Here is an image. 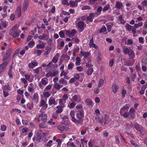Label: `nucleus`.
I'll use <instances>...</instances> for the list:
<instances>
[{
  "label": "nucleus",
  "instance_id": "1",
  "mask_svg": "<svg viewBox=\"0 0 147 147\" xmlns=\"http://www.w3.org/2000/svg\"><path fill=\"white\" fill-rule=\"evenodd\" d=\"M20 32L21 31L18 29V25H16L10 30L9 34L13 37L15 38L19 36Z\"/></svg>",
  "mask_w": 147,
  "mask_h": 147
},
{
  "label": "nucleus",
  "instance_id": "2",
  "mask_svg": "<svg viewBox=\"0 0 147 147\" xmlns=\"http://www.w3.org/2000/svg\"><path fill=\"white\" fill-rule=\"evenodd\" d=\"M84 113L83 110H81L78 111L76 115V118L78 119H77V122L75 123L77 124L82 123L84 116Z\"/></svg>",
  "mask_w": 147,
  "mask_h": 147
},
{
  "label": "nucleus",
  "instance_id": "3",
  "mask_svg": "<svg viewBox=\"0 0 147 147\" xmlns=\"http://www.w3.org/2000/svg\"><path fill=\"white\" fill-rule=\"evenodd\" d=\"M123 52L125 55H128L131 58H134L135 56L134 51L130 48L125 47L123 48Z\"/></svg>",
  "mask_w": 147,
  "mask_h": 147
},
{
  "label": "nucleus",
  "instance_id": "4",
  "mask_svg": "<svg viewBox=\"0 0 147 147\" xmlns=\"http://www.w3.org/2000/svg\"><path fill=\"white\" fill-rule=\"evenodd\" d=\"M65 32V34L67 36L71 37L73 36L76 34V31L75 29L69 30H64Z\"/></svg>",
  "mask_w": 147,
  "mask_h": 147
},
{
  "label": "nucleus",
  "instance_id": "5",
  "mask_svg": "<svg viewBox=\"0 0 147 147\" xmlns=\"http://www.w3.org/2000/svg\"><path fill=\"white\" fill-rule=\"evenodd\" d=\"M33 103L36 104L38 102L39 97L38 94L37 93H35L31 97Z\"/></svg>",
  "mask_w": 147,
  "mask_h": 147
},
{
  "label": "nucleus",
  "instance_id": "6",
  "mask_svg": "<svg viewBox=\"0 0 147 147\" xmlns=\"http://www.w3.org/2000/svg\"><path fill=\"white\" fill-rule=\"evenodd\" d=\"M59 72L58 71H50L46 74L45 76L48 78L49 77H53L57 76Z\"/></svg>",
  "mask_w": 147,
  "mask_h": 147
},
{
  "label": "nucleus",
  "instance_id": "7",
  "mask_svg": "<svg viewBox=\"0 0 147 147\" xmlns=\"http://www.w3.org/2000/svg\"><path fill=\"white\" fill-rule=\"evenodd\" d=\"M71 101L78 103L81 101V98L78 95H75L72 97Z\"/></svg>",
  "mask_w": 147,
  "mask_h": 147
},
{
  "label": "nucleus",
  "instance_id": "8",
  "mask_svg": "<svg viewBox=\"0 0 147 147\" xmlns=\"http://www.w3.org/2000/svg\"><path fill=\"white\" fill-rule=\"evenodd\" d=\"M48 103L49 106L53 105H56L57 104L55 98L52 97H50L49 98L48 101Z\"/></svg>",
  "mask_w": 147,
  "mask_h": 147
},
{
  "label": "nucleus",
  "instance_id": "9",
  "mask_svg": "<svg viewBox=\"0 0 147 147\" xmlns=\"http://www.w3.org/2000/svg\"><path fill=\"white\" fill-rule=\"evenodd\" d=\"M39 107H42L44 109H46L48 107V105L44 100L42 99L40 102Z\"/></svg>",
  "mask_w": 147,
  "mask_h": 147
},
{
  "label": "nucleus",
  "instance_id": "10",
  "mask_svg": "<svg viewBox=\"0 0 147 147\" xmlns=\"http://www.w3.org/2000/svg\"><path fill=\"white\" fill-rule=\"evenodd\" d=\"M64 107V105L57 106L56 107L57 110H56V112L57 113H61L63 111Z\"/></svg>",
  "mask_w": 147,
  "mask_h": 147
},
{
  "label": "nucleus",
  "instance_id": "11",
  "mask_svg": "<svg viewBox=\"0 0 147 147\" xmlns=\"http://www.w3.org/2000/svg\"><path fill=\"white\" fill-rule=\"evenodd\" d=\"M89 45L90 48L92 47L96 49L98 48V46L94 43V40L93 37L90 40Z\"/></svg>",
  "mask_w": 147,
  "mask_h": 147
},
{
  "label": "nucleus",
  "instance_id": "12",
  "mask_svg": "<svg viewBox=\"0 0 147 147\" xmlns=\"http://www.w3.org/2000/svg\"><path fill=\"white\" fill-rule=\"evenodd\" d=\"M28 6V0H25L23 4L22 11L24 12L26 11Z\"/></svg>",
  "mask_w": 147,
  "mask_h": 147
},
{
  "label": "nucleus",
  "instance_id": "13",
  "mask_svg": "<svg viewBox=\"0 0 147 147\" xmlns=\"http://www.w3.org/2000/svg\"><path fill=\"white\" fill-rule=\"evenodd\" d=\"M90 53L89 52H85L81 51L80 52V56L81 57H84V58L86 59L90 55Z\"/></svg>",
  "mask_w": 147,
  "mask_h": 147
},
{
  "label": "nucleus",
  "instance_id": "14",
  "mask_svg": "<svg viewBox=\"0 0 147 147\" xmlns=\"http://www.w3.org/2000/svg\"><path fill=\"white\" fill-rule=\"evenodd\" d=\"M38 64L37 62L32 61H31V63H29L28 67L29 68H33L34 67L37 66Z\"/></svg>",
  "mask_w": 147,
  "mask_h": 147
},
{
  "label": "nucleus",
  "instance_id": "15",
  "mask_svg": "<svg viewBox=\"0 0 147 147\" xmlns=\"http://www.w3.org/2000/svg\"><path fill=\"white\" fill-rule=\"evenodd\" d=\"M129 105L127 104L125 105L123 107L121 108L120 110V113L121 115H122L123 113L126 111H127L129 108Z\"/></svg>",
  "mask_w": 147,
  "mask_h": 147
},
{
  "label": "nucleus",
  "instance_id": "16",
  "mask_svg": "<svg viewBox=\"0 0 147 147\" xmlns=\"http://www.w3.org/2000/svg\"><path fill=\"white\" fill-rule=\"evenodd\" d=\"M39 117L42 121H45L47 120V116L46 114L41 113L39 115Z\"/></svg>",
  "mask_w": 147,
  "mask_h": 147
},
{
  "label": "nucleus",
  "instance_id": "17",
  "mask_svg": "<svg viewBox=\"0 0 147 147\" xmlns=\"http://www.w3.org/2000/svg\"><path fill=\"white\" fill-rule=\"evenodd\" d=\"M78 3L75 1L70 0L69 1V5H70V7H76L78 6Z\"/></svg>",
  "mask_w": 147,
  "mask_h": 147
},
{
  "label": "nucleus",
  "instance_id": "18",
  "mask_svg": "<svg viewBox=\"0 0 147 147\" xmlns=\"http://www.w3.org/2000/svg\"><path fill=\"white\" fill-rule=\"evenodd\" d=\"M57 128L61 132H63L65 130L67 131L68 130V128L67 127L62 126L61 125H58L57 126Z\"/></svg>",
  "mask_w": 147,
  "mask_h": 147
},
{
  "label": "nucleus",
  "instance_id": "19",
  "mask_svg": "<svg viewBox=\"0 0 147 147\" xmlns=\"http://www.w3.org/2000/svg\"><path fill=\"white\" fill-rule=\"evenodd\" d=\"M96 121L100 123H102L103 121V117H102L97 116L95 118Z\"/></svg>",
  "mask_w": 147,
  "mask_h": 147
},
{
  "label": "nucleus",
  "instance_id": "20",
  "mask_svg": "<svg viewBox=\"0 0 147 147\" xmlns=\"http://www.w3.org/2000/svg\"><path fill=\"white\" fill-rule=\"evenodd\" d=\"M95 17L97 16L94 13H91L88 16H87L86 18L89 21L91 22H92L93 21L92 19V18Z\"/></svg>",
  "mask_w": 147,
  "mask_h": 147
},
{
  "label": "nucleus",
  "instance_id": "21",
  "mask_svg": "<svg viewBox=\"0 0 147 147\" xmlns=\"http://www.w3.org/2000/svg\"><path fill=\"white\" fill-rule=\"evenodd\" d=\"M69 115L71 117V120L73 121L74 123L77 121V119L74 117L75 113L74 111H71L70 112Z\"/></svg>",
  "mask_w": 147,
  "mask_h": 147
},
{
  "label": "nucleus",
  "instance_id": "22",
  "mask_svg": "<svg viewBox=\"0 0 147 147\" xmlns=\"http://www.w3.org/2000/svg\"><path fill=\"white\" fill-rule=\"evenodd\" d=\"M84 23L83 21H79L77 24V26L80 28L82 29L83 28Z\"/></svg>",
  "mask_w": 147,
  "mask_h": 147
},
{
  "label": "nucleus",
  "instance_id": "23",
  "mask_svg": "<svg viewBox=\"0 0 147 147\" xmlns=\"http://www.w3.org/2000/svg\"><path fill=\"white\" fill-rule=\"evenodd\" d=\"M102 8L101 6L99 7L97 9V12L94 13L96 16H99L101 13V12L102 10Z\"/></svg>",
  "mask_w": 147,
  "mask_h": 147
},
{
  "label": "nucleus",
  "instance_id": "24",
  "mask_svg": "<svg viewBox=\"0 0 147 147\" xmlns=\"http://www.w3.org/2000/svg\"><path fill=\"white\" fill-rule=\"evenodd\" d=\"M59 55L58 53H57L55 56L52 59V61L54 63H56L58 61V58Z\"/></svg>",
  "mask_w": 147,
  "mask_h": 147
},
{
  "label": "nucleus",
  "instance_id": "25",
  "mask_svg": "<svg viewBox=\"0 0 147 147\" xmlns=\"http://www.w3.org/2000/svg\"><path fill=\"white\" fill-rule=\"evenodd\" d=\"M38 38L40 40H47L48 37L47 35L43 34L39 36Z\"/></svg>",
  "mask_w": 147,
  "mask_h": 147
},
{
  "label": "nucleus",
  "instance_id": "26",
  "mask_svg": "<svg viewBox=\"0 0 147 147\" xmlns=\"http://www.w3.org/2000/svg\"><path fill=\"white\" fill-rule=\"evenodd\" d=\"M112 89L114 93H116L119 89V87L115 84H113L112 86Z\"/></svg>",
  "mask_w": 147,
  "mask_h": 147
},
{
  "label": "nucleus",
  "instance_id": "27",
  "mask_svg": "<svg viewBox=\"0 0 147 147\" xmlns=\"http://www.w3.org/2000/svg\"><path fill=\"white\" fill-rule=\"evenodd\" d=\"M21 7L20 6H18L16 9V13L18 16H20L21 15Z\"/></svg>",
  "mask_w": 147,
  "mask_h": 147
},
{
  "label": "nucleus",
  "instance_id": "28",
  "mask_svg": "<svg viewBox=\"0 0 147 147\" xmlns=\"http://www.w3.org/2000/svg\"><path fill=\"white\" fill-rule=\"evenodd\" d=\"M123 5L122 3L119 1L116 3L115 8L117 9H119L122 8Z\"/></svg>",
  "mask_w": 147,
  "mask_h": 147
},
{
  "label": "nucleus",
  "instance_id": "29",
  "mask_svg": "<svg viewBox=\"0 0 147 147\" xmlns=\"http://www.w3.org/2000/svg\"><path fill=\"white\" fill-rule=\"evenodd\" d=\"M61 123L65 125H68L70 124V122L68 119H63L62 120L61 122Z\"/></svg>",
  "mask_w": 147,
  "mask_h": 147
},
{
  "label": "nucleus",
  "instance_id": "30",
  "mask_svg": "<svg viewBox=\"0 0 147 147\" xmlns=\"http://www.w3.org/2000/svg\"><path fill=\"white\" fill-rule=\"evenodd\" d=\"M41 82L42 85H46L48 83V79L46 78H43L42 79Z\"/></svg>",
  "mask_w": 147,
  "mask_h": 147
},
{
  "label": "nucleus",
  "instance_id": "31",
  "mask_svg": "<svg viewBox=\"0 0 147 147\" xmlns=\"http://www.w3.org/2000/svg\"><path fill=\"white\" fill-rule=\"evenodd\" d=\"M105 120L104 123L105 125L108 124L110 121V119L107 115H105Z\"/></svg>",
  "mask_w": 147,
  "mask_h": 147
},
{
  "label": "nucleus",
  "instance_id": "32",
  "mask_svg": "<svg viewBox=\"0 0 147 147\" xmlns=\"http://www.w3.org/2000/svg\"><path fill=\"white\" fill-rule=\"evenodd\" d=\"M44 97L45 98H48L51 95V92L49 91H46L43 93Z\"/></svg>",
  "mask_w": 147,
  "mask_h": 147
},
{
  "label": "nucleus",
  "instance_id": "33",
  "mask_svg": "<svg viewBox=\"0 0 147 147\" xmlns=\"http://www.w3.org/2000/svg\"><path fill=\"white\" fill-rule=\"evenodd\" d=\"M3 90L9 91L11 90V87L8 84L4 86H3Z\"/></svg>",
  "mask_w": 147,
  "mask_h": 147
},
{
  "label": "nucleus",
  "instance_id": "34",
  "mask_svg": "<svg viewBox=\"0 0 147 147\" xmlns=\"http://www.w3.org/2000/svg\"><path fill=\"white\" fill-rule=\"evenodd\" d=\"M134 60L133 62H132L131 61L128 60L125 62V65L128 66H131L134 64Z\"/></svg>",
  "mask_w": 147,
  "mask_h": 147
},
{
  "label": "nucleus",
  "instance_id": "35",
  "mask_svg": "<svg viewBox=\"0 0 147 147\" xmlns=\"http://www.w3.org/2000/svg\"><path fill=\"white\" fill-rule=\"evenodd\" d=\"M125 27L127 31L130 32L131 31L133 26L128 24L126 23L125 26Z\"/></svg>",
  "mask_w": 147,
  "mask_h": 147
},
{
  "label": "nucleus",
  "instance_id": "36",
  "mask_svg": "<svg viewBox=\"0 0 147 147\" xmlns=\"http://www.w3.org/2000/svg\"><path fill=\"white\" fill-rule=\"evenodd\" d=\"M63 86L62 85L59 84L57 83H55L54 84L55 88L57 90H59Z\"/></svg>",
  "mask_w": 147,
  "mask_h": 147
},
{
  "label": "nucleus",
  "instance_id": "37",
  "mask_svg": "<svg viewBox=\"0 0 147 147\" xmlns=\"http://www.w3.org/2000/svg\"><path fill=\"white\" fill-rule=\"evenodd\" d=\"M110 5L109 4H107L103 7L102 9V11L105 12L108 10L110 9Z\"/></svg>",
  "mask_w": 147,
  "mask_h": 147
},
{
  "label": "nucleus",
  "instance_id": "38",
  "mask_svg": "<svg viewBox=\"0 0 147 147\" xmlns=\"http://www.w3.org/2000/svg\"><path fill=\"white\" fill-rule=\"evenodd\" d=\"M67 147L70 146L71 147H77L74 143L70 141L68 142L66 144Z\"/></svg>",
  "mask_w": 147,
  "mask_h": 147
},
{
  "label": "nucleus",
  "instance_id": "39",
  "mask_svg": "<svg viewBox=\"0 0 147 147\" xmlns=\"http://www.w3.org/2000/svg\"><path fill=\"white\" fill-rule=\"evenodd\" d=\"M104 84V80L102 79H100L98 82V87H102Z\"/></svg>",
  "mask_w": 147,
  "mask_h": 147
},
{
  "label": "nucleus",
  "instance_id": "40",
  "mask_svg": "<svg viewBox=\"0 0 147 147\" xmlns=\"http://www.w3.org/2000/svg\"><path fill=\"white\" fill-rule=\"evenodd\" d=\"M71 40L73 43H78L80 41L79 39L76 37H74L72 38L71 39Z\"/></svg>",
  "mask_w": 147,
  "mask_h": 147
},
{
  "label": "nucleus",
  "instance_id": "41",
  "mask_svg": "<svg viewBox=\"0 0 147 147\" xmlns=\"http://www.w3.org/2000/svg\"><path fill=\"white\" fill-rule=\"evenodd\" d=\"M45 44L42 42L41 44L37 45L36 46V47L38 49H42L44 48Z\"/></svg>",
  "mask_w": 147,
  "mask_h": 147
},
{
  "label": "nucleus",
  "instance_id": "42",
  "mask_svg": "<svg viewBox=\"0 0 147 147\" xmlns=\"http://www.w3.org/2000/svg\"><path fill=\"white\" fill-rule=\"evenodd\" d=\"M76 61L75 63L76 65V66L79 65L80 64L81 59L80 57H77L76 58Z\"/></svg>",
  "mask_w": 147,
  "mask_h": 147
},
{
  "label": "nucleus",
  "instance_id": "43",
  "mask_svg": "<svg viewBox=\"0 0 147 147\" xmlns=\"http://www.w3.org/2000/svg\"><path fill=\"white\" fill-rule=\"evenodd\" d=\"M85 102L88 105L91 106L92 105V102L90 99H87L85 101Z\"/></svg>",
  "mask_w": 147,
  "mask_h": 147
},
{
  "label": "nucleus",
  "instance_id": "44",
  "mask_svg": "<svg viewBox=\"0 0 147 147\" xmlns=\"http://www.w3.org/2000/svg\"><path fill=\"white\" fill-rule=\"evenodd\" d=\"M59 83L60 84H66L67 81L63 78H61L59 80Z\"/></svg>",
  "mask_w": 147,
  "mask_h": 147
},
{
  "label": "nucleus",
  "instance_id": "45",
  "mask_svg": "<svg viewBox=\"0 0 147 147\" xmlns=\"http://www.w3.org/2000/svg\"><path fill=\"white\" fill-rule=\"evenodd\" d=\"M42 52V51L41 50L35 49L34 50V53H36L38 56L40 55Z\"/></svg>",
  "mask_w": 147,
  "mask_h": 147
},
{
  "label": "nucleus",
  "instance_id": "46",
  "mask_svg": "<svg viewBox=\"0 0 147 147\" xmlns=\"http://www.w3.org/2000/svg\"><path fill=\"white\" fill-rule=\"evenodd\" d=\"M86 17L87 16H82L81 17L77 18L76 19V21H80L81 20H85L86 19H87Z\"/></svg>",
  "mask_w": 147,
  "mask_h": 147
},
{
  "label": "nucleus",
  "instance_id": "47",
  "mask_svg": "<svg viewBox=\"0 0 147 147\" xmlns=\"http://www.w3.org/2000/svg\"><path fill=\"white\" fill-rule=\"evenodd\" d=\"M143 23L142 22H140L137 24H135L134 25V27L136 28H138L139 27L142 26Z\"/></svg>",
  "mask_w": 147,
  "mask_h": 147
},
{
  "label": "nucleus",
  "instance_id": "48",
  "mask_svg": "<svg viewBox=\"0 0 147 147\" xmlns=\"http://www.w3.org/2000/svg\"><path fill=\"white\" fill-rule=\"evenodd\" d=\"M91 9V8L89 6L86 5L83 6L82 8V10H90Z\"/></svg>",
  "mask_w": 147,
  "mask_h": 147
},
{
  "label": "nucleus",
  "instance_id": "49",
  "mask_svg": "<svg viewBox=\"0 0 147 147\" xmlns=\"http://www.w3.org/2000/svg\"><path fill=\"white\" fill-rule=\"evenodd\" d=\"M65 32L64 31V30L59 32V34L60 36L62 38H64L65 36Z\"/></svg>",
  "mask_w": 147,
  "mask_h": 147
},
{
  "label": "nucleus",
  "instance_id": "50",
  "mask_svg": "<svg viewBox=\"0 0 147 147\" xmlns=\"http://www.w3.org/2000/svg\"><path fill=\"white\" fill-rule=\"evenodd\" d=\"M28 91L30 92L33 93L34 92V90L33 87L28 86Z\"/></svg>",
  "mask_w": 147,
  "mask_h": 147
},
{
  "label": "nucleus",
  "instance_id": "51",
  "mask_svg": "<svg viewBox=\"0 0 147 147\" xmlns=\"http://www.w3.org/2000/svg\"><path fill=\"white\" fill-rule=\"evenodd\" d=\"M26 107L28 109L30 110L32 109L33 107V104L28 103L27 104Z\"/></svg>",
  "mask_w": 147,
  "mask_h": 147
},
{
  "label": "nucleus",
  "instance_id": "52",
  "mask_svg": "<svg viewBox=\"0 0 147 147\" xmlns=\"http://www.w3.org/2000/svg\"><path fill=\"white\" fill-rule=\"evenodd\" d=\"M93 69L92 68L89 69L87 71V74L88 75H90L93 72Z\"/></svg>",
  "mask_w": 147,
  "mask_h": 147
},
{
  "label": "nucleus",
  "instance_id": "53",
  "mask_svg": "<svg viewBox=\"0 0 147 147\" xmlns=\"http://www.w3.org/2000/svg\"><path fill=\"white\" fill-rule=\"evenodd\" d=\"M35 44V42L33 40H31L29 42L28 45L30 47L32 48L34 46Z\"/></svg>",
  "mask_w": 147,
  "mask_h": 147
},
{
  "label": "nucleus",
  "instance_id": "54",
  "mask_svg": "<svg viewBox=\"0 0 147 147\" xmlns=\"http://www.w3.org/2000/svg\"><path fill=\"white\" fill-rule=\"evenodd\" d=\"M134 126L135 129L137 130H139V129L142 127L139 126V124L137 123L134 124Z\"/></svg>",
  "mask_w": 147,
  "mask_h": 147
},
{
  "label": "nucleus",
  "instance_id": "55",
  "mask_svg": "<svg viewBox=\"0 0 147 147\" xmlns=\"http://www.w3.org/2000/svg\"><path fill=\"white\" fill-rule=\"evenodd\" d=\"M65 102L66 101L62 98L59 99V103L61 105H64V104L65 103Z\"/></svg>",
  "mask_w": 147,
  "mask_h": 147
},
{
  "label": "nucleus",
  "instance_id": "56",
  "mask_svg": "<svg viewBox=\"0 0 147 147\" xmlns=\"http://www.w3.org/2000/svg\"><path fill=\"white\" fill-rule=\"evenodd\" d=\"M53 145V141L51 140H50L47 143L46 146L48 147H51Z\"/></svg>",
  "mask_w": 147,
  "mask_h": 147
},
{
  "label": "nucleus",
  "instance_id": "57",
  "mask_svg": "<svg viewBox=\"0 0 147 147\" xmlns=\"http://www.w3.org/2000/svg\"><path fill=\"white\" fill-rule=\"evenodd\" d=\"M74 65V63H69L68 66V69H72Z\"/></svg>",
  "mask_w": 147,
  "mask_h": 147
},
{
  "label": "nucleus",
  "instance_id": "58",
  "mask_svg": "<svg viewBox=\"0 0 147 147\" xmlns=\"http://www.w3.org/2000/svg\"><path fill=\"white\" fill-rule=\"evenodd\" d=\"M130 143L131 145L134 146V147H139L138 144L135 143L133 140H131Z\"/></svg>",
  "mask_w": 147,
  "mask_h": 147
},
{
  "label": "nucleus",
  "instance_id": "59",
  "mask_svg": "<svg viewBox=\"0 0 147 147\" xmlns=\"http://www.w3.org/2000/svg\"><path fill=\"white\" fill-rule=\"evenodd\" d=\"M76 105V104L74 102H72L70 104L69 106V107L70 109L73 108Z\"/></svg>",
  "mask_w": 147,
  "mask_h": 147
},
{
  "label": "nucleus",
  "instance_id": "60",
  "mask_svg": "<svg viewBox=\"0 0 147 147\" xmlns=\"http://www.w3.org/2000/svg\"><path fill=\"white\" fill-rule=\"evenodd\" d=\"M106 30V28L105 26H102V28L100 30V32H104Z\"/></svg>",
  "mask_w": 147,
  "mask_h": 147
},
{
  "label": "nucleus",
  "instance_id": "61",
  "mask_svg": "<svg viewBox=\"0 0 147 147\" xmlns=\"http://www.w3.org/2000/svg\"><path fill=\"white\" fill-rule=\"evenodd\" d=\"M42 68L41 67H38L35 69H34L33 71L34 72V73L36 74H38L39 73V71L40 69Z\"/></svg>",
  "mask_w": 147,
  "mask_h": 147
},
{
  "label": "nucleus",
  "instance_id": "62",
  "mask_svg": "<svg viewBox=\"0 0 147 147\" xmlns=\"http://www.w3.org/2000/svg\"><path fill=\"white\" fill-rule=\"evenodd\" d=\"M139 42V43L143 44L144 42V38L142 37H139L138 38Z\"/></svg>",
  "mask_w": 147,
  "mask_h": 147
},
{
  "label": "nucleus",
  "instance_id": "63",
  "mask_svg": "<svg viewBox=\"0 0 147 147\" xmlns=\"http://www.w3.org/2000/svg\"><path fill=\"white\" fill-rule=\"evenodd\" d=\"M53 119H51L48 121V123L51 125H54L55 124V122H53Z\"/></svg>",
  "mask_w": 147,
  "mask_h": 147
},
{
  "label": "nucleus",
  "instance_id": "64",
  "mask_svg": "<svg viewBox=\"0 0 147 147\" xmlns=\"http://www.w3.org/2000/svg\"><path fill=\"white\" fill-rule=\"evenodd\" d=\"M20 80L21 82L24 84H26V86L27 85L28 82L26 79L24 78H21Z\"/></svg>",
  "mask_w": 147,
  "mask_h": 147
}]
</instances>
